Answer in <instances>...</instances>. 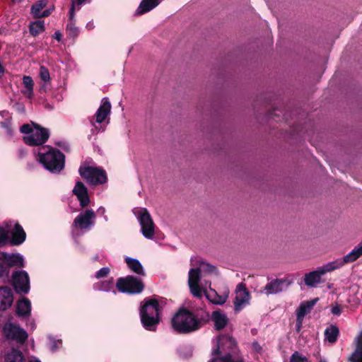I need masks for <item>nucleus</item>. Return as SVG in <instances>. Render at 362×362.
Returning a JSON list of instances; mask_svg holds the SVG:
<instances>
[{"mask_svg":"<svg viewBox=\"0 0 362 362\" xmlns=\"http://www.w3.org/2000/svg\"><path fill=\"white\" fill-rule=\"evenodd\" d=\"M34 128H32V127L28 124H23L21 127V131L22 133L23 134H25L27 135H30L32 134V132L33 131Z\"/></svg>","mask_w":362,"mask_h":362,"instance_id":"nucleus-42","label":"nucleus"},{"mask_svg":"<svg viewBox=\"0 0 362 362\" xmlns=\"http://www.w3.org/2000/svg\"><path fill=\"white\" fill-rule=\"evenodd\" d=\"M40 76L41 79L45 82L47 83L50 80L49 72L48 69L44 66H41L40 68Z\"/></svg>","mask_w":362,"mask_h":362,"instance_id":"nucleus-38","label":"nucleus"},{"mask_svg":"<svg viewBox=\"0 0 362 362\" xmlns=\"http://www.w3.org/2000/svg\"><path fill=\"white\" fill-rule=\"evenodd\" d=\"M138 220L142 235L147 239H153L155 234V225L150 214L146 209H141L139 211Z\"/></svg>","mask_w":362,"mask_h":362,"instance_id":"nucleus-9","label":"nucleus"},{"mask_svg":"<svg viewBox=\"0 0 362 362\" xmlns=\"http://www.w3.org/2000/svg\"><path fill=\"white\" fill-rule=\"evenodd\" d=\"M50 349L52 351H55L59 345H61V341L50 340Z\"/></svg>","mask_w":362,"mask_h":362,"instance_id":"nucleus-44","label":"nucleus"},{"mask_svg":"<svg viewBox=\"0 0 362 362\" xmlns=\"http://www.w3.org/2000/svg\"><path fill=\"white\" fill-rule=\"evenodd\" d=\"M125 262L129 269L138 275L145 276V272L140 262L134 258L126 257Z\"/></svg>","mask_w":362,"mask_h":362,"instance_id":"nucleus-26","label":"nucleus"},{"mask_svg":"<svg viewBox=\"0 0 362 362\" xmlns=\"http://www.w3.org/2000/svg\"><path fill=\"white\" fill-rule=\"evenodd\" d=\"M54 38L57 39L58 41L61 40L62 34L59 32H56L54 35Z\"/></svg>","mask_w":362,"mask_h":362,"instance_id":"nucleus-49","label":"nucleus"},{"mask_svg":"<svg viewBox=\"0 0 362 362\" xmlns=\"http://www.w3.org/2000/svg\"><path fill=\"white\" fill-rule=\"evenodd\" d=\"M159 0H142L136 10V13L141 15L148 12L156 8L159 4Z\"/></svg>","mask_w":362,"mask_h":362,"instance_id":"nucleus-25","label":"nucleus"},{"mask_svg":"<svg viewBox=\"0 0 362 362\" xmlns=\"http://www.w3.org/2000/svg\"><path fill=\"white\" fill-rule=\"evenodd\" d=\"M3 331L6 338L15 340L21 344L24 343L28 337L23 329L10 322L4 325Z\"/></svg>","mask_w":362,"mask_h":362,"instance_id":"nucleus-11","label":"nucleus"},{"mask_svg":"<svg viewBox=\"0 0 362 362\" xmlns=\"http://www.w3.org/2000/svg\"><path fill=\"white\" fill-rule=\"evenodd\" d=\"M320 362H327L325 359L321 358Z\"/></svg>","mask_w":362,"mask_h":362,"instance_id":"nucleus-50","label":"nucleus"},{"mask_svg":"<svg viewBox=\"0 0 362 362\" xmlns=\"http://www.w3.org/2000/svg\"><path fill=\"white\" fill-rule=\"evenodd\" d=\"M206 287L202 289V294L204 293L206 297L214 304H223L228 298L226 295H218L214 289L210 288L209 291L206 290Z\"/></svg>","mask_w":362,"mask_h":362,"instance_id":"nucleus-23","label":"nucleus"},{"mask_svg":"<svg viewBox=\"0 0 362 362\" xmlns=\"http://www.w3.org/2000/svg\"><path fill=\"white\" fill-rule=\"evenodd\" d=\"M74 17L71 18V10L69 11V21L67 24V32L69 35L73 38L76 37L78 34V29L75 25Z\"/></svg>","mask_w":362,"mask_h":362,"instance_id":"nucleus-35","label":"nucleus"},{"mask_svg":"<svg viewBox=\"0 0 362 362\" xmlns=\"http://www.w3.org/2000/svg\"><path fill=\"white\" fill-rule=\"evenodd\" d=\"M197 269L199 271L203 277L209 274H216V267L206 262H201L199 267Z\"/></svg>","mask_w":362,"mask_h":362,"instance_id":"nucleus-31","label":"nucleus"},{"mask_svg":"<svg viewBox=\"0 0 362 362\" xmlns=\"http://www.w3.org/2000/svg\"><path fill=\"white\" fill-rule=\"evenodd\" d=\"M80 175L91 185L103 184L107 177L103 170L92 166H81L79 168Z\"/></svg>","mask_w":362,"mask_h":362,"instance_id":"nucleus-5","label":"nucleus"},{"mask_svg":"<svg viewBox=\"0 0 362 362\" xmlns=\"http://www.w3.org/2000/svg\"><path fill=\"white\" fill-rule=\"evenodd\" d=\"M11 238L10 241L11 244L14 245L21 244L25 239V233L18 223H16L11 231Z\"/></svg>","mask_w":362,"mask_h":362,"instance_id":"nucleus-22","label":"nucleus"},{"mask_svg":"<svg viewBox=\"0 0 362 362\" xmlns=\"http://www.w3.org/2000/svg\"><path fill=\"white\" fill-rule=\"evenodd\" d=\"M219 354H214L212 353L213 358L209 362H243L242 359L235 360L233 358L232 356L230 354H226L224 356H218Z\"/></svg>","mask_w":362,"mask_h":362,"instance_id":"nucleus-32","label":"nucleus"},{"mask_svg":"<svg viewBox=\"0 0 362 362\" xmlns=\"http://www.w3.org/2000/svg\"><path fill=\"white\" fill-rule=\"evenodd\" d=\"M308 358L298 351H295L291 356L290 362H307Z\"/></svg>","mask_w":362,"mask_h":362,"instance_id":"nucleus-37","label":"nucleus"},{"mask_svg":"<svg viewBox=\"0 0 362 362\" xmlns=\"http://www.w3.org/2000/svg\"><path fill=\"white\" fill-rule=\"evenodd\" d=\"M31 310V303L28 298H23L17 303V314L20 316L29 315Z\"/></svg>","mask_w":362,"mask_h":362,"instance_id":"nucleus-27","label":"nucleus"},{"mask_svg":"<svg viewBox=\"0 0 362 362\" xmlns=\"http://www.w3.org/2000/svg\"><path fill=\"white\" fill-rule=\"evenodd\" d=\"M95 216L93 210H86L74 219L73 225L81 230H89L94 225Z\"/></svg>","mask_w":362,"mask_h":362,"instance_id":"nucleus-12","label":"nucleus"},{"mask_svg":"<svg viewBox=\"0 0 362 362\" xmlns=\"http://www.w3.org/2000/svg\"><path fill=\"white\" fill-rule=\"evenodd\" d=\"M362 256V245L355 247L349 254L341 259H337L333 261L337 269L342 267L344 264L355 262Z\"/></svg>","mask_w":362,"mask_h":362,"instance_id":"nucleus-15","label":"nucleus"},{"mask_svg":"<svg viewBox=\"0 0 362 362\" xmlns=\"http://www.w3.org/2000/svg\"><path fill=\"white\" fill-rule=\"evenodd\" d=\"M50 14V11L49 9L45 10L40 12V18L47 17Z\"/></svg>","mask_w":362,"mask_h":362,"instance_id":"nucleus-48","label":"nucleus"},{"mask_svg":"<svg viewBox=\"0 0 362 362\" xmlns=\"http://www.w3.org/2000/svg\"><path fill=\"white\" fill-rule=\"evenodd\" d=\"M86 2V0H73L71 5V18H74L76 11H78L83 4Z\"/></svg>","mask_w":362,"mask_h":362,"instance_id":"nucleus-36","label":"nucleus"},{"mask_svg":"<svg viewBox=\"0 0 362 362\" xmlns=\"http://www.w3.org/2000/svg\"><path fill=\"white\" fill-rule=\"evenodd\" d=\"M100 210H101V212H102V213H104V211H105V209H99V211H100Z\"/></svg>","mask_w":362,"mask_h":362,"instance_id":"nucleus-51","label":"nucleus"},{"mask_svg":"<svg viewBox=\"0 0 362 362\" xmlns=\"http://www.w3.org/2000/svg\"><path fill=\"white\" fill-rule=\"evenodd\" d=\"M12 290L7 286L0 287V310H5L12 305Z\"/></svg>","mask_w":362,"mask_h":362,"instance_id":"nucleus-17","label":"nucleus"},{"mask_svg":"<svg viewBox=\"0 0 362 362\" xmlns=\"http://www.w3.org/2000/svg\"><path fill=\"white\" fill-rule=\"evenodd\" d=\"M203 277L199 271L196 268L191 269L189 271L188 285L192 294L197 298L202 297V289L204 286H211V282L204 280L199 284L201 278Z\"/></svg>","mask_w":362,"mask_h":362,"instance_id":"nucleus-4","label":"nucleus"},{"mask_svg":"<svg viewBox=\"0 0 362 362\" xmlns=\"http://www.w3.org/2000/svg\"><path fill=\"white\" fill-rule=\"evenodd\" d=\"M173 327L180 333H189L198 329L201 322L188 310L180 309L172 319Z\"/></svg>","mask_w":362,"mask_h":362,"instance_id":"nucleus-2","label":"nucleus"},{"mask_svg":"<svg viewBox=\"0 0 362 362\" xmlns=\"http://www.w3.org/2000/svg\"><path fill=\"white\" fill-rule=\"evenodd\" d=\"M293 282L291 276L283 279H274L268 282L260 291L267 296L274 295L286 291Z\"/></svg>","mask_w":362,"mask_h":362,"instance_id":"nucleus-7","label":"nucleus"},{"mask_svg":"<svg viewBox=\"0 0 362 362\" xmlns=\"http://www.w3.org/2000/svg\"><path fill=\"white\" fill-rule=\"evenodd\" d=\"M111 285H112V281H104L101 284V287L100 289L103 290V291H107L110 288V287L111 286Z\"/></svg>","mask_w":362,"mask_h":362,"instance_id":"nucleus-45","label":"nucleus"},{"mask_svg":"<svg viewBox=\"0 0 362 362\" xmlns=\"http://www.w3.org/2000/svg\"><path fill=\"white\" fill-rule=\"evenodd\" d=\"M23 93L28 98L31 99L33 96V87L25 88Z\"/></svg>","mask_w":362,"mask_h":362,"instance_id":"nucleus-43","label":"nucleus"},{"mask_svg":"<svg viewBox=\"0 0 362 362\" xmlns=\"http://www.w3.org/2000/svg\"><path fill=\"white\" fill-rule=\"evenodd\" d=\"M111 111V104L107 98H105L102 100L101 105L98 109L95 117L98 123H102L105 121Z\"/></svg>","mask_w":362,"mask_h":362,"instance_id":"nucleus-20","label":"nucleus"},{"mask_svg":"<svg viewBox=\"0 0 362 362\" xmlns=\"http://www.w3.org/2000/svg\"><path fill=\"white\" fill-rule=\"evenodd\" d=\"M338 335L339 329L336 326L332 325L325 329V339L330 343L335 342L337 339Z\"/></svg>","mask_w":362,"mask_h":362,"instance_id":"nucleus-30","label":"nucleus"},{"mask_svg":"<svg viewBox=\"0 0 362 362\" xmlns=\"http://www.w3.org/2000/svg\"><path fill=\"white\" fill-rule=\"evenodd\" d=\"M47 0H40L31 8V13L36 18H40V12L47 5Z\"/></svg>","mask_w":362,"mask_h":362,"instance_id":"nucleus-34","label":"nucleus"},{"mask_svg":"<svg viewBox=\"0 0 362 362\" xmlns=\"http://www.w3.org/2000/svg\"><path fill=\"white\" fill-rule=\"evenodd\" d=\"M39 160L52 173H59L64 167V156L59 150L42 147L38 152Z\"/></svg>","mask_w":362,"mask_h":362,"instance_id":"nucleus-1","label":"nucleus"},{"mask_svg":"<svg viewBox=\"0 0 362 362\" xmlns=\"http://www.w3.org/2000/svg\"><path fill=\"white\" fill-rule=\"evenodd\" d=\"M5 362H40L36 359H25L22 352L19 350L12 349L8 351L4 357Z\"/></svg>","mask_w":362,"mask_h":362,"instance_id":"nucleus-21","label":"nucleus"},{"mask_svg":"<svg viewBox=\"0 0 362 362\" xmlns=\"http://www.w3.org/2000/svg\"><path fill=\"white\" fill-rule=\"evenodd\" d=\"M110 273V269L108 267H103L100 269L95 274L97 279L103 278L106 276Z\"/></svg>","mask_w":362,"mask_h":362,"instance_id":"nucleus-41","label":"nucleus"},{"mask_svg":"<svg viewBox=\"0 0 362 362\" xmlns=\"http://www.w3.org/2000/svg\"><path fill=\"white\" fill-rule=\"evenodd\" d=\"M211 318L216 329L224 328L228 322V318L226 314L220 311H214L211 315Z\"/></svg>","mask_w":362,"mask_h":362,"instance_id":"nucleus-24","label":"nucleus"},{"mask_svg":"<svg viewBox=\"0 0 362 362\" xmlns=\"http://www.w3.org/2000/svg\"><path fill=\"white\" fill-rule=\"evenodd\" d=\"M34 129L32 134L23 137L25 143L29 146H40L45 144L49 136V132L47 129L42 128L37 124L33 123Z\"/></svg>","mask_w":362,"mask_h":362,"instance_id":"nucleus-10","label":"nucleus"},{"mask_svg":"<svg viewBox=\"0 0 362 362\" xmlns=\"http://www.w3.org/2000/svg\"><path fill=\"white\" fill-rule=\"evenodd\" d=\"M13 284L17 293H28L30 290V279L25 271L14 272L13 274Z\"/></svg>","mask_w":362,"mask_h":362,"instance_id":"nucleus-13","label":"nucleus"},{"mask_svg":"<svg viewBox=\"0 0 362 362\" xmlns=\"http://www.w3.org/2000/svg\"><path fill=\"white\" fill-rule=\"evenodd\" d=\"M337 269L333 261L318 267L316 270L306 273L304 276L305 284L308 287H315L321 281V276Z\"/></svg>","mask_w":362,"mask_h":362,"instance_id":"nucleus-6","label":"nucleus"},{"mask_svg":"<svg viewBox=\"0 0 362 362\" xmlns=\"http://www.w3.org/2000/svg\"><path fill=\"white\" fill-rule=\"evenodd\" d=\"M9 240V234L7 230L0 228V243H6Z\"/></svg>","mask_w":362,"mask_h":362,"instance_id":"nucleus-39","label":"nucleus"},{"mask_svg":"<svg viewBox=\"0 0 362 362\" xmlns=\"http://www.w3.org/2000/svg\"><path fill=\"white\" fill-rule=\"evenodd\" d=\"M117 288L123 293H139L144 290V284L137 278L128 276L118 279Z\"/></svg>","mask_w":362,"mask_h":362,"instance_id":"nucleus-8","label":"nucleus"},{"mask_svg":"<svg viewBox=\"0 0 362 362\" xmlns=\"http://www.w3.org/2000/svg\"><path fill=\"white\" fill-rule=\"evenodd\" d=\"M349 360L351 362H362V332L358 338L357 348Z\"/></svg>","mask_w":362,"mask_h":362,"instance_id":"nucleus-29","label":"nucleus"},{"mask_svg":"<svg viewBox=\"0 0 362 362\" xmlns=\"http://www.w3.org/2000/svg\"><path fill=\"white\" fill-rule=\"evenodd\" d=\"M23 85L25 88H32L34 86L33 80L30 76H25L23 78Z\"/></svg>","mask_w":362,"mask_h":362,"instance_id":"nucleus-40","label":"nucleus"},{"mask_svg":"<svg viewBox=\"0 0 362 362\" xmlns=\"http://www.w3.org/2000/svg\"><path fill=\"white\" fill-rule=\"evenodd\" d=\"M317 300L318 298H315L310 301L302 303L300 304L296 312L297 322L299 326H300L302 324L304 317L310 312Z\"/></svg>","mask_w":362,"mask_h":362,"instance_id":"nucleus-19","label":"nucleus"},{"mask_svg":"<svg viewBox=\"0 0 362 362\" xmlns=\"http://www.w3.org/2000/svg\"><path fill=\"white\" fill-rule=\"evenodd\" d=\"M235 294L234 300L235 310L239 311L244 306L249 304L250 293L243 284H239L236 287Z\"/></svg>","mask_w":362,"mask_h":362,"instance_id":"nucleus-14","label":"nucleus"},{"mask_svg":"<svg viewBox=\"0 0 362 362\" xmlns=\"http://www.w3.org/2000/svg\"><path fill=\"white\" fill-rule=\"evenodd\" d=\"M6 263L11 267H23L24 259L19 255H9L5 257Z\"/></svg>","mask_w":362,"mask_h":362,"instance_id":"nucleus-28","label":"nucleus"},{"mask_svg":"<svg viewBox=\"0 0 362 362\" xmlns=\"http://www.w3.org/2000/svg\"><path fill=\"white\" fill-rule=\"evenodd\" d=\"M252 349L257 352H260L262 350L261 346L257 341L252 343Z\"/></svg>","mask_w":362,"mask_h":362,"instance_id":"nucleus-47","label":"nucleus"},{"mask_svg":"<svg viewBox=\"0 0 362 362\" xmlns=\"http://www.w3.org/2000/svg\"><path fill=\"white\" fill-rule=\"evenodd\" d=\"M73 193L78 199L80 205L82 207H86L88 205L90 199L88 195L87 188L83 182L78 181L76 183V185L73 189Z\"/></svg>","mask_w":362,"mask_h":362,"instance_id":"nucleus-16","label":"nucleus"},{"mask_svg":"<svg viewBox=\"0 0 362 362\" xmlns=\"http://www.w3.org/2000/svg\"><path fill=\"white\" fill-rule=\"evenodd\" d=\"M44 30V21H37L30 25V32L33 36L37 35L43 32Z\"/></svg>","mask_w":362,"mask_h":362,"instance_id":"nucleus-33","label":"nucleus"},{"mask_svg":"<svg viewBox=\"0 0 362 362\" xmlns=\"http://www.w3.org/2000/svg\"><path fill=\"white\" fill-rule=\"evenodd\" d=\"M218 349L214 351V354H221L227 350H232L236 344L233 337L228 335L221 336L218 340Z\"/></svg>","mask_w":362,"mask_h":362,"instance_id":"nucleus-18","label":"nucleus"},{"mask_svg":"<svg viewBox=\"0 0 362 362\" xmlns=\"http://www.w3.org/2000/svg\"><path fill=\"white\" fill-rule=\"evenodd\" d=\"M331 313L333 315H339L341 313V308L339 305H335L332 308Z\"/></svg>","mask_w":362,"mask_h":362,"instance_id":"nucleus-46","label":"nucleus"},{"mask_svg":"<svg viewBox=\"0 0 362 362\" xmlns=\"http://www.w3.org/2000/svg\"><path fill=\"white\" fill-rule=\"evenodd\" d=\"M158 306L157 300L150 299L141 308V320L143 326L148 330H154L159 322Z\"/></svg>","mask_w":362,"mask_h":362,"instance_id":"nucleus-3","label":"nucleus"}]
</instances>
